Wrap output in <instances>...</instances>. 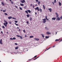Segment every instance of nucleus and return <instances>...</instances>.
I'll return each mask as SVG.
<instances>
[{
  "label": "nucleus",
  "mask_w": 62,
  "mask_h": 62,
  "mask_svg": "<svg viewBox=\"0 0 62 62\" xmlns=\"http://www.w3.org/2000/svg\"><path fill=\"white\" fill-rule=\"evenodd\" d=\"M17 29H19V27H17Z\"/></svg>",
  "instance_id": "obj_56"
},
{
  "label": "nucleus",
  "mask_w": 62,
  "mask_h": 62,
  "mask_svg": "<svg viewBox=\"0 0 62 62\" xmlns=\"http://www.w3.org/2000/svg\"><path fill=\"white\" fill-rule=\"evenodd\" d=\"M43 8H44V9H45V6H44V5H43Z\"/></svg>",
  "instance_id": "obj_20"
},
{
  "label": "nucleus",
  "mask_w": 62,
  "mask_h": 62,
  "mask_svg": "<svg viewBox=\"0 0 62 62\" xmlns=\"http://www.w3.org/2000/svg\"><path fill=\"white\" fill-rule=\"evenodd\" d=\"M49 10L50 11V12H52V9L51 8H49Z\"/></svg>",
  "instance_id": "obj_12"
},
{
  "label": "nucleus",
  "mask_w": 62,
  "mask_h": 62,
  "mask_svg": "<svg viewBox=\"0 0 62 62\" xmlns=\"http://www.w3.org/2000/svg\"><path fill=\"white\" fill-rule=\"evenodd\" d=\"M49 38V37L48 36H46V39H48V38Z\"/></svg>",
  "instance_id": "obj_27"
},
{
  "label": "nucleus",
  "mask_w": 62,
  "mask_h": 62,
  "mask_svg": "<svg viewBox=\"0 0 62 62\" xmlns=\"http://www.w3.org/2000/svg\"><path fill=\"white\" fill-rule=\"evenodd\" d=\"M52 4H53V5H54V2H52Z\"/></svg>",
  "instance_id": "obj_49"
},
{
  "label": "nucleus",
  "mask_w": 62,
  "mask_h": 62,
  "mask_svg": "<svg viewBox=\"0 0 62 62\" xmlns=\"http://www.w3.org/2000/svg\"><path fill=\"white\" fill-rule=\"evenodd\" d=\"M20 5H21V6H24V5L23 4H22L21 3H20Z\"/></svg>",
  "instance_id": "obj_16"
},
{
  "label": "nucleus",
  "mask_w": 62,
  "mask_h": 62,
  "mask_svg": "<svg viewBox=\"0 0 62 62\" xmlns=\"http://www.w3.org/2000/svg\"><path fill=\"white\" fill-rule=\"evenodd\" d=\"M10 39V40H13V39L12 38H11Z\"/></svg>",
  "instance_id": "obj_34"
},
{
  "label": "nucleus",
  "mask_w": 62,
  "mask_h": 62,
  "mask_svg": "<svg viewBox=\"0 0 62 62\" xmlns=\"http://www.w3.org/2000/svg\"><path fill=\"white\" fill-rule=\"evenodd\" d=\"M23 1L25 3V0H23Z\"/></svg>",
  "instance_id": "obj_51"
},
{
  "label": "nucleus",
  "mask_w": 62,
  "mask_h": 62,
  "mask_svg": "<svg viewBox=\"0 0 62 62\" xmlns=\"http://www.w3.org/2000/svg\"><path fill=\"white\" fill-rule=\"evenodd\" d=\"M46 50H45V51H46Z\"/></svg>",
  "instance_id": "obj_63"
},
{
  "label": "nucleus",
  "mask_w": 62,
  "mask_h": 62,
  "mask_svg": "<svg viewBox=\"0 0 62 62\" xmlns=\"http://www.w3.org/2000/svg\"><path fill=\"white\" fill-rule=\"evenodd\" d=\"M46 33L47 34V35H50V34H51V33L48 31L47 32H46Z\"/></svg>",
  "instance_id": "obj_7"
},
{
  "label": "nucleus",
  "mask_w": 62,
  "mask_h": 62,
  "mask_svg": "<svg viewBox=\"0 0 62 62\" xmlns=\"http://www.w3.org/2000/svg\"><path fill=\"white\" fill-rule=\"evenodd\" d=\"M32 20V17H30V20L31 21Z\"/></svg>",
  "instance_id": "obj_29"
},
{
  "label": "nucleus",
  "mask_w": 62,
  "mask_h": 62,
  "mask_svg": "<svg viewBox=\"0 0 62 62\" xmlns=\"http://www.w3.org/2000/svg\"><path fill=\"white\" fill-rule=\"evenodd\" d=\"M34 39L35 40L38 41L39 40V39L35 38Z\"/></svg>",
  "instance_id": "obj_9"
},
{
  "label": "nucleus",
  "mask_w": 62,
  "mask_h": 62,
  "mask_svg": "<svg viewBox=\"0 0 62 62\" xmlns=\"http://www.w3.org/2000/svg\"><path fill=\"white\" fill-rule=\"evenodd\" d=\"M29 61H30L31 60H30V59H29Z\"/></svg>",
  "instance_id": "obj_61"
},
{
  "label": "nucleus",
  "mask_w": 62,
  "mask_h": 62,
  "mask_svg": "<svg viewBox=\"0 0 62 62\" xmlns=\"http://www.w3.org/2000/svg\"><path fill=\"white\" fill-rule=\"evenodd\" d=\"M20 39H23V38H22V36H20Z\"/></svg>",
  "instance_id": "obj_28"
},
{
  "label": "nucleus",
  "mask_w": 62,
  "mask_h": 62,
  "mask_svg": "<svg viewBox=\"0 0 62 62\" xmlns=\"http://www.w3.org/2000/svg\"><path fill=\"white\" fill-rule=\"evenodd\" d=\"M59 5L60 6H61V3L60 2H59Z\"/></svg>",
  "instance_id": "obj_15"
},
{
  "label": "nucleus",
  "mask_w": 62,
  "mask_h": 62,
  "mask_svg": "<svg viewBox=\"0 0 62 62\" xmlns=\"http://www.w3.org/2000/svg\"><path fill=\"white\" fill-rule=\"evenodd\" d=\"M15 24H16V25L17 26H18V24H16V23H15Z\"/></svg>",
  "instance_id": "obj_38"
},
{
  "label": "nucleus",
  "mask_w": 62,
  "mask_h": 62,
  "mask_svg": "<svg viewBox=\"0 0 62 62\" xmlns=\"http://www.w3.org/2000/svg\"><path fill=\"white\" fill-rule=\"evenodd\" d=\"M15 7L16 8H18V7L17 6H15Z\"/></svg>",
  "instance_id": "obj_40"
},
{
  "label": "nucleus",
  "mask_w": 62,
  "mask_h": 62,
  "mask_svg": "<svg viewBox=\"0 0 62 62\" xmlns=\"http://www.w3.org/2000/svg\"><path fill=\"white\" fill-rule=\"evenodd\" d=\"M30 13H31V11L30 10H28L27 11H25V12L27 13V14H28V12Z\"/></svg>",
  "instance_id": "obj_2"
},
{
  "label": "nucleus",
  "mask_w": 62,
  "mask_h": 62,
  "mask_svg": "<svg viewBox=\"0 0 62 62\" xmlns=\"http://www.w3.org/2000/svg\"><path fill=\"white\" fill-rule=\"evenodd\" d=\"M21 29H19V30H18V31H20H20H21Z\"/></svg>",
  "instance_id": "obj_48"
},
{
  "label": "nucleus",
  "mask_w": 62,
  "mask_h": 62,
  "mask_svg": "<svg viewBox=\"0 0 62 62\" xmlns=\"http://www.w3.org/2000/svg\"><path fill=\"white\" fill-rule=\"evenodd\" d=\"M27 24H29V22L28 21H27Z\"/></svg>",
  "instance_id": "obj_45"
},
{
  "label": "nucleus",
  "mask_w": 62,
  "mask_h": 62,
  "mask_svg": "<svg viewBox=\"0 0 62 62\" xmlns=\"http://www.w3.org/2000/svg\"><path fill=\"white\" fill-rule=\"evenodd\" d=\"M38 4L39 5V4L40 3V1H38Z\"/></svg>",
  "instance_id": "obj_35"
},
{
  "label": "nucleus",
  "mask_w": 62,
  "mask_h": 62,
  "mask_svg": "<svg viewBox=\"0 0 62 62\" xmlns=\"http://www.w3.org/2000/svg\"><path fill=\"white\" fill-rule=\"evenodd\" d=\"M25 37H26V35H25Z\"/></svg>",
  "instance_id": "obj_59"
},
{
  "label": "nucleus",
  "mask_w": 62,
  "mask_h": 62,
  "mask_svg": "<svg viewBox=\"0 0 62 62\" xmlns=\"http://www.w3.org/2000/svg\"><path fill=\"white\" fill-rule=\"evenodd\" d=\"M15 45H17L18 44L16 43H15Z\"/></svg>",
  "instance_id": "obj_54"
},
{
  "label": "nucleus",
  "mask_w": 62,
  "mask_h": 62,
  "mask_svg": "<svg viewBox=\"0 0 62 62\" xmlns=\"http://www.w3.org/2000/svg\"><path fill=\"white\" fill-rule=\"evenodd\" d=\"M9 23H11V22H9Z\"/></svg>",
  "instance_id": "obj_52"
},
{
  "label": "nucleus",
  "mask_w": 62,
  "mask_h": 62,
  "mask_svg": "<svg viewBox=\"0 0 62 62\" xmlns=\"http://www.w3.org/2000/svg\"><path fill=\"white\" fill-rule=\"evenodd\" d=\"M12 19H14V20H16V18L14 17H12Z\"/></svg>",
  "instance_id": "obj_33"
},
{
  "label": "nucleus",
  "mask_w": 62,
  "mask_h": 62,
  "mask_svg": "<svg viewBox=\"0 0 62 62\" xmlns=\"http://www.w3.org/2000/svg\"><path fill=\"white\" fill-rule=\"evenodd\" d=\"M36 2H39V0H36Z\"/></svg>",
  "instance_id": "obj_37"
},
{
  "label": "nucleus",
  "mask_w": 62,
  "mask_h": 62,
  "mask_svg": "<svg viewBox=\"0 0 62 62\" xmlns=\"http://www.w3.org/2000/svg\"><path fill=\"white\" fill-rule=\"evenodd\" d=\"M19 9H20L21 10H23V9L22 8H21V7H19Z\"/></svg>",
  "instance_id": "obj_24"
},
{
  "label": "nucleus",
  "mask_w": 62,
  "mask_h": 62,
  "mask_svg": "<svg viewBox=\"0 0 62 62\" xmlns=\"http://www.w3.org/2000/svg\"><path fill=\"white\" fill-rule=\"evenodd\" d=\"M15 22L16 23H18V21H15Z\"/></svg>",
  "instance_id": "obj_39"
},
{
  "label": "nucleus",
  "mask_w": 62,
  "mask_h": 62,
  "mask_svg": "<svg viewBox=\"0 0 62 62\" xmlns=\"http://www.w3.org/2000/svg\"><path fill=\"white\" fill-rule=\"evenodd\" d=\"M17 36L18 37H20V35H17Z\"/></svg>",
  "instance_id": "obj_46"
},
{
  "label": "nucleus",
  "mask_w": 62,
  "mask_h": 62,
  "mask_svg": "<svg viewBox=\"0 0 62 62\" xmlns=\"http://www.w3.org/2000/svg\"><path fill=\"white\" fill-rule=\"evenodd\" d=\"M35 6H37V4H36V5H35Z\"/></svg>",
  "instance_id": "obj_64"
},
{
  "label": "nucleus",
  "mask_w": 62,
  "mask_h": 62,
  "mask_svg": "<svg viewBox=\"0 0 62 62\" xmlns=\"http://www.w3.org/2000/svg\"><path fill=\"white\" fill-rule=\"evenodd\" d=\"M6 10H3V12H6Z\"/></svg>",
  "instance_id": "obj_41"
},
{
  "label": "nucleus",
  "mask_w": 62,
  "mask_h": 62,
  "mask_svg": "<svg viewBox=\"0 0 62 62\" xmlns=\"http://www.w3.org/2000/svg\"><path fill=\"white\" fill-rule=\"evenodd\" d=\"M10 1H11L12 0H9Z\"/></svg>",
  "instance_id": "obj_62"
},
{
  "label": "nucleus",
  "mask_w": 62,
  "mask_h": 62,
  "mask_svg": "<svg viewBox=\"0 0 62 62\" xmlns=\"http://www.w3.org/2000/svg\"><path fill=\"white\" fill-rule=\"evenodd\" d=\"M0 44H3V43H2V39H1L0 41Z\"/></svg>",
  "instance_id": "obj_5"
},
{
  "label": "nucleus",
  "mask_w": 62,
  "mask_h": 62,
  "mask_svg": "<svg viewBox=\"0 0 62 62\" xmlns=\"http://www.w3.org/2000/svg\"><path fill=\"white\" fill-rule=\"evenodd\" d=\"M37 55H36L34 57V58H36V57H37Z\"/></svg>",
  "instance_id": "obj_47"
},
{
  "label": "nucleus",
  "mask_w": 62,
  "mask_h": 62,
  "mask_svg": "<svg viewBox=\"0 0 62 62\" xmlns=\"http://www.w3.org/2000/svg\"><path fill=\"white\" fill-rule=\"evenodd\" d=\"M43 23H45L46 22V19L45 18L44 19H43Z\"/></svg>",
  "instance_id": "obj_3"
},
{
  "label": "nucleus",
  "mask_w": 62,
  "mask_h": 62,
  "mask_svg": "<svg viewBox=\"0 0 62 62\" xmlns=\"http://www.w3.org/2000/svg\"><path fill=\"white\" fill-rule=\"evenodd\" d=\"M11 3L12 4H13V1H11Z\"/></svg>",
  "instance_id": "obj_43"
},
{
  "label": "nucleus",
  "mask_w": 62,
  "mask_h": 62,
  "mask_svg": "<svg viewBox=\"0 0 62 62\" xmlns=\"http://www.w3.org/2000/svg\"><path fill=\"white\" fill-rule=\"evenodd\" d=\"M2 28H4V29H5V27L4 26H2Z\"/></svg>",
  "instance_id": "obj_30"
},
{
  "label": "nucleus",
  "mask_w": 62,
  "mask_h": 62,
  "mask_svg": "<svg viewBox=\"0 0 62 62\" xmlns=\"http://www.w3.org/2000/svg\"><path fill=\"white\" fill-rule=\"evenodd\" d=\"M46 20H47V21H49V19L47 18V16H46Z\"/></svg>",
  "instance_id": "obj_19"
},
{
  "label": "nucleus",
  "mask_w": 62,
  "mask_h": 62,
  "mask_svg": "<svg viewBox=\"0 0 62 62\" xmlns=\"http://www.w3.org/2000/svg\"><path fill=\"white\" fill-rule=\"evenodd\" d=\"M1 4L3 6H5V4H4V3L3 2H1Z\"/></svg>",
  "instance_id": "obj_11"
},
{
  "label": "nucleus",
  "mask_w": 62,
  "mask_h": 62,
  "mask_svg": "<svg viewBox=\"0 0 62 62\" xmlns=\"http://www.w3.org/2000/svg\"><path fill=\"white\" fill-rule=\"evenodd\" d=\"M35 10H38V11H39V8L38 7H37V8H35Z\"/></svg>",
  "instance_id": "obj_4"
},
{
  "label": "nucleus",
  "mask_w": 62,
  "mask_h": 62,
  "mask_svg": "<svg viewBox=\"0 0 62 62\" xmlns=\"http://www.w3.org/2000/svg\"><path fill=\"white\" fill-rule=\"evenodd\" d=\"M8 19H11L12 18V17L10 16V17H8Z\"/></svg>",
  "instance_id": "obj_10"
},
{
  "label": "nucleus",
  "mask_w": 62,
  "mask_h": 62,
  "mask_svg": "<svg viewBox=\"0 0 62 62\" xmlns=\"http://www.w3.org/2000/svg\"><path fill=\"white\" fill-rule=\"evenodd\" d=\"M55 13L56 15V17H58L59 16V15H58V14H57V13L56 12Z\"/></svg>",
  "instance_id": "obj_6"
},
{
  "label": "nucleus",
  "mask_w": 62,
  "mask_h": 62,
  "mask_svg": "<svg viewBox=\"0 0 62 62\" xmlns=\"http://www.w3.org/2000/svg\"><path fill=\"white\" fill-rule=\"evenodd\" d=\"M40 11V12H42V9H41V8H40L39 10V11Z\"/></svg>",
  "instance_id": "obj_26"
},
{
  "label": "nucleus",
  "mask_w": 62,
  "mask_h": 62,
  "mask_svg": "<svg viewBox=\"0 0 62 62\" xmlns=\"http://www.w3.org/2000/svg\"><path fill=\"white\" fill-rule=\"evenodd\" d=\"M62 41V39H61L60 40V42H61Z\"/></svg>",
  "instance_id": "obj_44"
},
{
  "label": "nucleus",
  "mask_w": 62,
  "mask_h": 62,
  "mask_svg": "<svg viewBox=\"0 0 62 62\" xmlns=\"http://www.w3.org/2000/svg\"><path fill=\"white\" fill-rule=\"evenodd\" d=\"M23 32H24V33H25V30H24L23 31Z\"/></svg>",
  "instance_id": "obj_42"
},
{
  "label": "nucleus",
  "mask_w": 62,
  "mask_h": 62,
  "mask_svg": "<svg viewBox=\"0 0 62 62\" xmlns=\"http://www.w3.org/2000/svg\"><path fill=\"white\" fill-rule=\"evenodd\" d=\"M18 48H19V47L17 46L15 47V49L16 50H17V49H18Z\"/></svg>",
  "instance_id": "obj_17"
},
{
  "label": "nucleus",
  "mask_w": 62,
  "mask_h": 62,
  "mask_svg": "<svg viewBox=\"0 0 62 62\" xmlns=\"http://www.w3.org/2000/svg\"><path fill=\"white\" fill-rule=\"evenodd\" d=\"M4 22H5L6 23H4L3 24L5 25V27H7V25L8 24V22L6 21L5 20H4Z\"/></svg>",
  "instance_id": "obj_1"
},
{
  "label": "nucleus",
  "mask_w": 62,
  "mask_h": 62,
  "mask_svg": "<svg viewBox=\"0 0 62 62\" xmlns=\"http://www.w3.org/2000/svg\"><path fill=\"white\" fill-rule=\"evenodd\" d=\"M13 39H16V38L15 37H14Z\"/></svg>",
  "instance_id": "obj_31"
},
{
  "label": "nucleus",
  "mask_w": 62,
  "mask_h": 62,
  "mask_svg": "<svg viewBox=\"0 0 62 62\" xmlns=\"http://www.w3.org/2000/svg\"><path fill=\"white\" fill-rule=\"evenodd\" d=\"M55 19H56V18L55 17L53 18L52 19V20H55Z\"/></svg>",
  "instance_id": "obj_8"
},
{
  "label": "nucleus",
  "mask_w": 62,
  "mask_h": 62,
  "mask_svg": "<svg viewBox=\"0 0 62 62\" xmlns=\"http://www.w3.org/2000/svg\"><path fill=\"white\" fill-rule=\"evenodd\" d=\"M26 16L28 18L29 17V15L28 14Z\"/></svg>",
  "instance_id": "obj_23"
},
{
  "label": "nucleus",
  "mask_w": 62,
  "mask_h": 62,
  "mask_svg": "<svg viewBox=\"0 0 62 62\" xmlns=\"http://www.w3.org/2000/svg\"><path fill=\"white\" fill-rule=\"evenodd\" d=\"M33 37H34V36H31L30 37V38H33Z\"/></svg>",
  "instance_id": "obj_22"
},
{
  "label": "nucleus",
  "mask_w": 62,
  "mask_h": 62,
  "mask_svg": "<svg viewBox=\"0 0 62 62\" xmlns=\"http://www.w3.org/2000/svg\"><path fill=\"white\" fill-rule=\"evenodd\" d=\"M33 4H31V5H30V6L31 7V6H32V5Z\"/></svg>",
  "instance_id": "obj_53"
},
{
  "label": "nucleus",
  "mask_w": 62,
  "mask_h": 62,
  "mask_svg": "<svg viewBox=\"0 0 62 62\" xmlns=\"http://www.w3.org/2000/svg\"><path fill=\"white\" fill-rule=\"evenodd\" d=\"M41 35L43 38H44V35L42 34H41Z\"/></svg>",
  "instance_id": "obj_25"
},
{
  "label": "nucleus",
  "mask_w": 62,
  "mask_h": 62,
  "mask_svg": "<svg viewBox=\"0 0 62 62\" xmlns=\"http://www.w3.org/2000/svg\"><path fill=\"white\" fill-rule=\"evenodd\" d=\"M56 2V0H54V3H55Z\"/></svg>",
  "instance_id": "obj_36"
},
{
  "label": "nucleus",
  "mask_w": 62,
  "mask_h": 62,
  "mask_svg": "<svg viewBox=\"0 0 62 62\" xmlns=\"http://www.w3.org/2000/svg\"><path fill=\"white\" fill-rule=\"evenodd\" d=\"M50 48H51V47H50L49 48L47 49V50H49V49H50Z\"/></svg>",
  "instance_id": "obj_55"
},
{
  "label": "nucleus",
  "mask_w": 62,
  "mask_h": 62,
  "mask_svg": "<svg viewBox=\"0 0 62 62\" xmlns=\"http://www.w3.org/2000/svg\"><path fill=\"white\" fill-rule=\"evenodd\" d=\"M55 46H53V47L54 48V47H55Z\"/></svg>",
  "instance_id": "obj_58"
},
{
  "label": "nucleus",
  "mask_w": 62,
  "mask_h": 62,
  "mask_svg": "<svg viewBox=\"0 0 62 62\" xmlns=\"http://www.w3.org/2000/svg\"><path fill=\"white\" fill-rule=\"evenodd\" d=\"M45 29H46V30H49V29H48V28H47V27H45Z\"/></svg>",
  "instance_id": "obj_13"
},
{
  "label": "nucleus",
  "mask_w": 62,
  "mask_h": 62,
  "mask_svg": "<svg viewBox=\"0 0 62 62\" xmlns=\"http://www.w3.org/2000/svg\"><path fill=\"white\" fill-rule=\"evenodd\" d=\"M60 39H56L55 40V41H59V40H60Z\"/></svg>",
  "instance_id": "obj_14"
},
{
  "label": "nucleus",
  "mask_w": 62,
  "mask_h": 62,
  "mask_svg": "<svg viewBox=\"0 0 62 62\" xmlns=\"http://www.w3.org/2000/svg\"><path fill=\"white\" fill-rule=\"evenodd\" d=\"M39 57H37V58H36L34 59H33V60H36V59H37V58H39Z\"/></svg>",
  "instance_id": "obj_21"
},
{
  "label": "nucleus",
  "mask_w": 62,
  "mask_h": 62,
  "mask_svg": "<svg viewBox=\"0 0 62 62\" xmlns=\"http://www.w3.org/2000/svg\"><path fill=\"white\" fill-rule=\"evenodd\" d=\"M4 14L5 15H6V16L8 15V14L6 13H5Z\"/></svg>",
  "instance_id": "obj_32"
},
{
  "label": "nucleus",
  "mask_w": 62,
  "mask_h": 62,
  "mask_svg": "<svg viewBox=\"0 0 62 62\" xmlns=\"http://www.w3.org/2000/svg\"><path fill=\"white\" fill-rule=\"evenodd\" d=\"M37 14V13H35V14Z\"/></svg>",
  "instance_id": "obj_60"
},
{
  "label": "nucleus",
  "mask_w": 62,
  "mask_h": 62,
  "mask_svg": "<svg viewBox=\"0 0 62 62\" xmlns=\"http://www.w3.org/2000/svg\"><path fill=\"white\" fill-rule=\"evenodd\" d=\"M21 3H24V1H23V0H21Z\"/></svg>",
  "instance_id": "obj_18"
},
{
  "label": "nucleus",
  "mask_w": 62,
  "mask_h": 62,
  "mask_svg": "<svg viewBox=\"0 0 62 62\" xmlns=\"http://www.w3.org/2000/svg\"><path fill=\"white\" fill-rule=\"evenodd\" d=\"M32 7H33V8H34V5H33V6H32Z\"/></svg>",
  "instance_id": "obj_50"
},
{
  "label": "nucleus",
  "mask_w": 62,
  "mask_h": 62,
  "mask_svg": "<svg viewBox=\"0 0 62 62\" xmlns=\"http://www.w3.org/2000/svg\"><path fill=\"white\" fill-rule=\"evenodd\" d=\"M1 33H2V34H3V31H2L1 32Z\"/></svg>",
  "instance_id": "obj_57"
}]
</instances>
